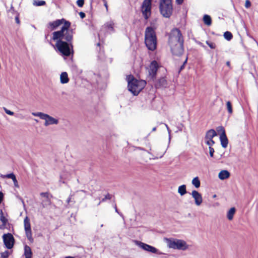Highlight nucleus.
I'll return each instance as SVG.
<instances>
[{"label":"nucleus","mask_w":258,"mask_h":258,"mask_svg":"<svg viewBox=\"0 0 258 258\" xmlns=\"http://www.w3.org/2000/svg\"><path fill=\"white\" fill-rule=\"evenodd\" d=\"M70 22H67L60 30L52 33V39L56 42V47L62 55L66 56H70L73 52V31L70 29Z\"/></svg>","instance_id":"obj_1"},{"label":"nucleus","mask_w":258,"mask_h":258,"mask_svg":"<svg viewBox=\"0 0 258 258\" xmlns=\"http://www.w3.org/2000/svg\"><path fill=\"white\" fill-rule=\"evenodd\" d=\"M183 42L180 31L178 29H173L169 36L168 44L173 55L180 56L183 53Z\"/></svg>","instance_id":"obj_2"},{"label":"nucleus","mask_w":258,"mask_h":258,"mask_svg":"<svg viewBox=\"0 0 258 258\" xmlns=\"http://www.w3.org/2000/svg\"><path fill=\"white\" fill-rule=\"evenodd\" d=\"M156 28L147 27L145 31V43L148 49L154 51L157 47V37L155 31Z\"/></svg>","instance_id":"obj_3"},{"label":"nucleus","mask_w":258,"mask_h":258,"mask_svg":"<svg viewBox=\"0 0 258 258\" xmlns=\"http://www.w3.org/2000/svg\"><path fill=\"white\" fill-rule=\"evenodd\" d=\"M128 89L134 95H137L145 87L146 82L144 80H138L132 76L127 78Z\"/></svg>","instance_id":"obj_4"},{"label":"nucleus","mask_w":258,"mask_h":258,"mask_svg":"<svg viewBox=\"0 0 258 258\" xmlns=\"http://www.w3.org/2000/svg\"><path fill=\"white\" fill-rule=\"evenodd\" d=\"M167 246L170 248L185 250L188 247L186 242L181 239L174 238H165Z\"/></svg>","instance_id":"obj_5"},{"label":"nucleus","mask_w":258,"mask_h":258,"mask_svg":"<svg viewBox=\"0 0 258 258\" xmlns=\"http://www.w3.org/2000/svg\"><path fill=\"white\" fill-rule=\"evenodd\" d=\"M159 9L165 18H169L172 14L173 7L171 0H160Z\"/></svg>","instance_id":"obj_6"},{"label":"nucleus","mask_w":258,"mask_h":258,"mask_svg":"<svg viewBox=\"0 0 258 258\" xmlns=\"http://www.w3.org/2000/svg\"><path fill=\"white\" fill-rule=\"evenodd\" d=\"M32 114L34 116H38L40 117V119L44 120L45 122L44 124L45 126L53 124H57L59 122L57 118H54L52 116L43 112H32Z\"/></svg>","instance_id":"obj_7"},{"label":"nucleus","mask_w":258,"mask_h":258,"mask_svg":"<svg viewBox=\"0 0 258 258\" xmlns=\"http://www.w3.org/2000/svg\"><path fill=\"white\" fill-rule=\"evenodd\" d=\"M152 0H144L141 7V11L145 20H148L151 15Z\"/></svg>","instance_id":"obj_8"},{"label":"nucleus","mask_w":258,"mask_h":258,"mask_svg":"<svg viewBox=\"0 0 258 258\" xmlns=\"http://www.w3.org/2000/svg\"><path fill=\"white\" fill-rule=\"evenodd\" d=\"M134 242L136 245H138L139 247L145 251L150 252L153 253H159V250L155 247L138 240H135Z\"/></svg>","instance_id":"obj_9"},{"label":"nucleus","mask_w":258,"mask_h":258,"mask_svg":"<svg viewBox=\"0 0 258 258\" xmlns=\"http://www.w3.org/2000/svg\"><path fill=\"white\" fill-rule=\"evenodd\" d=\"M40 195L41 197V205L43 208H46L51 204V198L52 196L49 192H41Z\"/></svg>","instance_id":"obj_10"},{"label":"nucleus","mask_w":258,"mask_h":258,"mask_svg":"<svg viewBox=\"0 0 258 258\" xmlns=\"http://www.w3.org/2000/svg\"><path fill=\"white\" fill-rule=\"evenodd\" d=\"M3 240L6 247L11 249L14 245V238L11 233L5 234L3 236Z\"/></svg>","instance_id":"obj_11"},{"label":"nucleus","mask_w":258,"mask_h":258,"mask_svg":"<svg viewBox=\"0 0 258 258\" xmlns=\"http://www.w3.org/2000/svg\"><path fill=\"white\" fill-rule=\"evenodd\" d=\"M24 228L25 231V233L26 237L29 239V240L31 242H32L33 240V239L32 238V234L31 229V225L30 223V220L28 217H26L24 219Z\"/></svg>","instance_id":"obj_12"},{"label":"nucleus","mask_w":258,"mask_h":258,"mask_svg":"<svg viewBox=\"0 0 258 258\" xmlns=\"http://www.w3.org/2000/svg\"><path fill=\"white\" fill-rule=\"evenodd\" d=\"M158 64L156 61L154 60L151 62L149 67V74L152 78L155 77L157 71L158 69Z\"/></svg>","instance_id":"obj_13"},{"label":"nucleus","mask_w":258,"mask_h":258,"mask_svg":"<svg viewBox=\"0 0 258 258\" xmlns=\"http://www.w3.org/2000/svg\"><path fill=\"white\" fill-rule=\"evenodd\" d=\"M191 195L195 200V203L197 206H200L203 202L202 195L198 191L194 190L191 191Z\"/></svg>","instance_id":"obj_14"},{"label":"nucleus","mask_w":258,"mask_h":258,"mask_svg":"<svg viewBox=\"0 0 258 258\" xmlns=\"http://www.w3.org/2000/svg\"><path fill=\"white\" fill-rule=\"evenodd\" d=\"M67 22H69L65 20L64 19H61L60 20H56L53 22H50L48 23V27L51 29L54 30L56 29L60 25L64 24L63 26H64Z\"/></svg>","instance_id":"obj_15"},{"label":"nucleus","mask_w":258,"mask_h":258,"mask_svg":"<svg viewBox=\"0 0 258 258\" xmlns=\"http://www.w3.org/2000/svg\"><path fill=\"white\" fill-rule=\"evenodd\" d=\"M167 82L164 77H162L158 79L155 84L156 88H165L167 86Z\"/></svg>","instance_id":"obj_16"},{"label":"nucleus","mask_w":258,"mask_h":258,"mask_svg":"<svg viewBox=\"0 0 258 258\" xmlns=\"http://www.w3.org/2000/svg\"><path fill=\"white\" fill-rule=\"evenodd\" d=\"M114 26V23L112 21L107 22L104 24V27L106 28L107 31L109 33H114L115 32Z\"/></svg>","instance_id":"obj_17"},{"label":"nucleus","mask_w":258,"mask_h":258,"mask_svg":"<svg viewBox=\"0 0 258 258\" xmlns=\"http://www.w3.org/2000/svg\"><path fill=\"white\" fill-rule=\"evenodd\" d=\"M230 176V173L226 170L221 171L218 174V177L221 180H224L229 178Z\"/></svg>","instance_id":"obj_18"},{"label":"nucleus","mask_w":258,"mask_h":258,"mask_svg":"<svg viewBox=\"0 0 258 258\" xmlns=\"http://www.w3.org/2000/svg\"><path fill=\"white\" fill-rule=\"evenodd\" d=\"M60 81L62 84H67L69 81L68 75L67 72H62L60 75Z\"/></svg>","instance_id":"obj_19"},{"label":"nucleus","mask_w":258,"mask_h":258,"mask_svg":"<svg viewBox=\"0 0 258 258\" xmlns=\"http://www.w3.org/2000/svg\"><path fill=\"white\" fill-rule=\"evenodd\" d=\"M220 140L222 147L225 148L227 147L228 141L226 135H220Z\"/></svg>","instance_id":"obj_20"},{"label":"nucleus","mask_w":258,"mask_h":258,"mask_svg":"<svg viewBox=\"0 0 258 258\" xmlns=\"http://www.w3.org/2000/svg\"><path fill=\"white\" fill-rule=\"evenodd\" d=\"M0 220L2 222V225L0 226V229H3L6 227L8 223V219L4 216L2 210L1 211Z\"/></svg>","instance_id":"obj_21"},{"label":"nucleus","mask_w":258,"mask_h":258,"mask_svg":"<svg viewBox=\"0 0 258 258\" xmlns=\"http://www.w3.org/2000/svg\"><path fill=\"white\" fill-rule=\"evenodd\" d=\"M24 254L25 256V258H32V252L31 248L29 246H25Z\"/></svg>","instance_id":"obj_22"},{"label":"nucleus","mask_w":258,"mask_h":258,"mask_svg":"<svg viewBox=\"0 0 258 258\" xmlns=\"http://www.w3.org/2000/svg\"><path fill=\"white\" fill-rule=\"evenodd\" d=\"M217 135L216 132L213 129L210 130L207 132L205 137L206 138L212 139Z\"/></svg>","instance_id":"obj_23"},{"label":"nucleus","mask_w":258,"mask_h":258,"mask_svg":"<svg viewBox=\"0 0 258 258\" xmlns=\"http://www.w3.org/2000/svg\"><path fill=\"white\" fill-rule=\"evenodd\" d=\"M178 192L181 196L184 195L187 192L186 185L183 184L179 186L178 188Z\"/></svg>","instance_id":"obj_24"},{"label":"nucleus","mask_w":258,"mask_h":258,"mask_svg":"<svg viewBox=\"0 0 258 258\" xmlns=\"http://www.w3.org/2000/svg\"><path fill=\"white\" fill-rule=\"evenodd\" d=\"M235 213V209L234 208H231L227 212V217L228 220H232L233 218V216Z\"/></svg>","instance_id":"obj_25"},{"label":"nucleus","mask_w":258,"mask_h":258,"mask_svg":"<svg viewBox=\"0 0 258 258\" xmlns=\"http://www.w3.org/2000/svg\"><path fill=\"white\" fill-rule=\"evenodd\" d=\"M203 21L205 23L207 26H210L212 24L211 18L210 16L208 15H205L203 17Z\"/></svg>","instance_id":"obj_26"},{"label":"nucleus","mask_w":258,"mask_h":258,"mask_svg":"<svg viewBox=\"0 0 258 258\" xmlns=\"http://www.w3.org/2000/svg\"><path fill=\"white\" fill-rule=\"evenodd\" d=\"M192 184L196 188H199L200 186L201 182L198 177L194 178L191 181Z\"/></svg>","instance_id":"obj_27"},{"label":"nucleus","mask_w":258,"mask_h":258,"mask_svg":"<svg viewBox=\"0 0 258 258\" xmlns=\"http://www.w3.org/2000/svg\"><path fill=\"white\" fill-rule=\"evenodd\" d=\"M45 4L46 3L44 1L33 0V5L36 7L44 6Z\"/></svg>","instance_id":"obj_28"},{"label":"nucleus","mask_w":258,"mask_h":258,"mask_svg":"<svg viewBox=\"0 0 258 258\" xmlns=\"http://www.w3.org/2000/svg\"><path fill=\"white\" fill-rule=\"evenodd\" d=\"M205 142L209 147H212L214 144L215 142L212 139H208L205 138Z\"/></svg>","instance_id":"obj_29"},{"label":"nucleus","mask_w":258,"mask_h":258,"mask_svg":"<svg viewBox=\"0 0 258 258\" xmlns=\"http://www.w3.org/2000/svg\"><path fill=\"white\" fill-rule=\"evenodd\" d=\"M224 37L225 39L229 41L232 38V34L229 31H226L224 34Z\"/></svg>","instance_id":"obj_30"},{"label":"nucleus","mask_w":258,"mask_h":258,"mask_svg":"<svg viewBox=\"0 0 258 258\" xmlns=\"http://www.w3.org/2000/svg\"><path fill=\"white\" fill-rule=\"evenodd\" d=\"M216 130H217V132H218V133L220 134V135H226L224 128L223 126H219L217 127Z\"/></svg>","instance_id":"obj_31"},{"label":"nucleus","mask_w":258,"mask_h":258,"mask_svg":"<svg viewBox=\"0 0 258 258\" xmlns=\"http://www.w3.org/2000/svg\"><path fill=\"white\" fill-rule=\"evenodd\" d=\"M226 107H227V109L228 113L229 114H232L233 112V110H232V104H231L230 101H228L226 102Z\"/></svg>","instance_id":"obj_32"},{"label":"nucleus","mask_w":258,"mask_h":258,"mask_svg":"<svg viewBox=\"0 0 258 258\" xmlns=\"http://www.w3.org/2000/svg\"><path fill=\"white\" fill-rule=\"evenodd\" d=\"M1 177L3 178H11L12 180L16 177V176L13 173H10L6 175H1Z\"/></svg>","instance_id":"obj_33"},{"label":"nucleus","mask_w":258,"mask_h":258,"mask_svg":"<svg viewBox=\"0 0 258 258\" xmlns=\"http://www.w3.org/2000/svg\"><path fill=\"white\" fill-rule=\"evenodd\" d=\"M206 44L208 45V46L212 49H214L216 47V45L215 43L213 42H209L208 41H206Z\"/></svg>","instance_id":"obj_34"},{"label":"nucleus","mask_w":258,"mask_h":258,"mask_svg":"<svg viewBox=\"0 0 258 258\" xmlns=\"http://www.w3.org/2000/svg\"><path fill=\"white\" fill-rule=\"evenodd\" d=\"M84 4V0H78L77 1V4L79 7H82Z\"/></svg>","instance_id":"obj_35"},{"label":"nucleus","mask_w":258,"mask_h":258,"mask_svg":"<svg viewBox=\"0 0 258 258\" xmlns=\"http://www.w3.org/2000/svg\"><path fill=\"white\" fill-rule=\"evenodd\" d=\"M9 256V252L8 251H6L1 253V256L2 258H7Z\"/></svg>","instance_id":"obj_36"},{"label":"nucleus","mask_w":258,"mask_h":258,"mask_svg":"<svg viewBox=\"0 0 258 258\" xmlns=\"http://www.w3.org/2000/svg\"><path fill=\"white\" fill-rule=\"evenodd\" d=\"M209 154L211 157H213L214 153L215 152L214 149L212 147H209Z\"/></svg>","instance_id":"obj_37"},{"label":"nucleus","mask_w":258,"mask_h":258,"mask_svg":"<svg viewBox=\"0 0 258 258\" xmlns=\"http://www.w3.org/2000/svg\"><path fill=\"white\" fill-rule=\"evenodd\" d=\"M4 109L5 112L9 115H13L14 114V113L13 111H11V110L7 109L6 108L4 107Z\"/></svg>","instance_id":"obj_38"},{"label":"nucleus","mask_w":258,"mask_h":258,"mask_svg":"<svg viewBox=\"0 0 258 258\" xmlns=\"http://www.w3.org/2000/svg\"><path fill=\"white\" fill-rule=\"evenodd\" d=\"M111 199V196L109 194L106 195L104 198H103L101 200V202H104L107 199Z\"/></svg>","instance_id":"obj_39"},{"label":"nucleus","mask_w":258,"mask_h":258,"mask_svg":"<svg viewBox=\"0 0 258 258\" xmlns=\"http://www.w3.org/2000/svg\"><path fill=\"white\" fill-rule=\"evenodd\" d=\"M251 6V3L249 0H246L245 7L246 8H249Z\"/></svg>","instance_id":"obj_40"},{"label":"nucleus","mask_w":258,"mask_h":258,"mask_svg":"<svg viewBox=\"0 0 258 258\" xmlns=\"http://www.w3.org/2000/svg\"><path fill=\"white\" fill-rule=\"evenodd\" d=\"M13 181L14 182V186L16 187H19L18 182L17 181V180L16 179V177H15L14 179H13Z\"/></svg>","instance_id":"obj_41"},{"label":"nucleus","mask_w":258,"mask_h":258,"mask_svg":"<svg viewBox=\"0 0 258 258\" xmlns=\"http://www.w3.org/2000/svg\"><path fill=\"white\" fill-rule=\"evenodd\" d=\"M165 125L167 130L169 136V140H170V134H171V130H170L169 127H168V125L166 124H165Z\"/></svg>","instance_id":"obj_42"},{"label":"nucleus","mask_w":258,"mask_h":258,"mask_svg":"<svg viewBox=\"0 0 258 258\" xmlns=\"http://www.w3.org/2000/svg\"><path fill=\"white\" fill-rule=\"evenodd\" d=\"M79 15L80 16V17L82 18V19H83L85 17V14L82 12H81L79 13Z\"/></svg>","instance_id":"obj_43"},{"label":"nucleus","mask_w":258,"mask_h":258,"mask_svg":"<svg viewBox=\"0 0 258 258\" xmlns=\"http://www.w3.org/2000/svg\"><path fill=\"white\" fill-rule=\"evenodd\" d=\"M183 2V0H176V2L178 5H181Z\"/></svg>","instance_id":"obj_44"},{"label":"nucleus","mask_w":258,"mask_h":258,"mask_svg":"<svg viewBox=\"0 0 258 258\" xmlns=\"http://www.w3.org/2000/svg\"><path fill=\"white\" fill-rule=\"evenodd\" d=\"M103 3H104V6L105 7V8L106 9V10L107 11L108 10V5H107V3L106 1H104Z\"/></svg>","instance_id":"obj_45"},{"label":"nucleus","mask_w":258,"mask_h":258,"mask_svg":"<svg viewBox=\"0 0 258 258\" xmlns=\"http://www.w3.org/2000/svg\"><path fill=\"white\" fill-rule=\"evenodd\" d=\"M9 12L13 13L14 12V8L12 6H11V9L9 10Z\"/></svg>","instance_id":"obj_46"},{"label":"nucleus","mask_w":258,"mask_h":258,"mask_svg":"<svg viewBox=\"0 0 258 258\" xmlns=\"http://www.w3.org/2000/svg\"><path fill=\"white\" fill-rule=\"evenodd\" d=\"M115 212H116V213H117L118 214H119L121 216H122V217H123V215H122V214H120V213H119L118 212V210H117V208H116V206L115 207Z\"/></svg>","instance_id":"obj_47"},{"label":"nucleus","mask_w":258,"mask_h":258,"mask_svg":"<svg viewBox=\"0 0 258 258\" xmlns=\"http://www.w3.org/2000/svg\"><path fill=\"white\" fill-rule=\"evenodd\" d=\"M15 20H16V23L18 24H19L20 21H19L18 17H16L15 18Z\"/></svg>","instance_id":"obj_48"},{"label":"nucleus","mask_w":258,"mask_h":258,"mask_svg":"<svg viewBox=\"0 0 258 258\" xmlns=\"http://www.w3.org/2000/svg\"><path fill=\"white\" fill-rule=\"evenodd\" d=\"M186 60H187V59H186V60L184 61L183 64V65L181 67V68H180V70H182V69L184 68V64L186 62Z\"/></svg>","instance_id":"obj_49"},{"label":"nucleus","mask_w":258,"mask_h":258,"mask_svg":"<svg viewBox=\"0 0 258 258\" xmlns=\"http://www.w3.org/2000/svg\"><path fill=\"white\" fill-rule=\"evenodd\" d=\"M165 151H164L163 153H162V154L159 156V158H162L164 154H165Z\"/></svg>","instance_id":"obj_50"},{"label":"nucleus","mask_w":258,"mask_h":258,"mask_svg":"<svg viewBox=\"0 0 258 258\" xmlns=\"http://www.w3.org/2000/svg\"><path fill=\"white\" fill-rule=\"evenodd\" d=\"M64 258H75V257L74 256H66Z\"/></svg>","instance_id":"obj_51"},{"label":"nucleus","mask_w":258,"mask_h":258,"mask_svg":"<svg viewBox=\"0 0 258 258\" xmlns=\"http://www.w3.org/2000/svg\"><path fill=\"white\" fill-rule=\"evenodd\" d=\"M226 65L228 66V67H230V61H227L226 62Z\"/></svg>","instance_id":"obj_52"},{"label":"nucleus","mask_w":258,"mask_h":258,"mask_svg":"<svg viewBox=\"0 0 258 258\" xmlns=\"http://www.w3.org/2000/svg\"><path fill=\"white\" fill-rule=\"evenodd\" d=\"M156 130V127H154V128H153L152 129V131L154 132V131H155Z\"/></svg>","instance_id":"obj_53"},{"label":"nucleus","mask_w":258,"mask_h":258,"mask_svg":"<svg viewBox=\"0 0 258 258\" xmlns=\"http://www.w3.org/2000/svg\"><path fill=\"white\" fill-rule=\"evenodd\" d=\"M101 202H101V201H100L99 203H98L97 206H99V205L101 204Z\"/></svg>","instance_id":"obj_54"},{"label":"nucleus","mask_w":258,"mask_h":258,"mask_svg":"<svg viewBox=\"0 0 258 258\" xmlns=\"http://www.w3.org/2000/svg\"><path fill=\"white\" fill-rule=\"evenodd\" d=\"M70 200H71V199H70V198L68 199V201H67V202H68V203L70 202Z\"/></svg>","instance_id":"obj_55"},{"label":"nucleus","mask_w":258,"mask_h":258,"mask_svg":"<svg viewBox=\"0 0 258 258\" xmlns=\"http://www.w3.org/2000/svg\"><path fill=\"white\" fill-rule=\"evenodd\" d=\"M34 120L36 122H38V120L36 119H34Z\"/></svg>","instance_id":"obj_56"},{"label":"nucleus","mask_w":258,"mask_h":258,"mask_svg":"<svg viewBox=\"0 0 258 258\" xmlns=\"http://www.w3.org/2000/svg\"><path fill=\"white\" fill-rule=\"evenodd\" d=\"M103 226V224H101V225H100V227H102Z\"/></svg>","instance_id":"obj_57"},{"label":"nucleus","mask_w":258,"mask_h":258,"mask_svg":"<svg viewBox=\"0 0 258 258\" xmlns=\"http://www.w3.org/2000/svg\"><path fill=\"white\" fill-rule=\"evenodd\" d=\"M99 45H100V43H98L97 44V45H98V46H99Z\"/></svg>","instance_id":"obj_58"},{"label":"nucleus","mask_w":258,"mask_h":258,"mask_svg":"<svg viewBox=\"0 0 258 258\" xmlns=\"http://www.w3.org/2000/svg\"><path fill=\"white\" fill-rule=\"evenodd\" d=\"M102 1L103 2H104V1H106V0H102Z\"/></svg>","instance_id":"obj_59"}]
</instances>
